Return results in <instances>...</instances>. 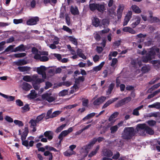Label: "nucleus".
<instances>
[{
    "mask_svg": "<svg viewBox=\"0 0 160 160\" xmlns=\"http://www.w3.org/2000/svg\"><path fill=\"white\" fill-rule=\"evenodd\" d=\"M49 58L48 57L46 56H41L40 61L41 62H46L48 61Z\"/></svg>",
    "mask_w": 160,
    "mask_h": 160,
    "instance_id": "60",
    "label": "nucleus"
},
{
    "mask_svg": "<svg viewBox=\"0 0 160 160\" xmlns=\"http://www.w3.org/2000/svg\"><path fill=\"white\" fill-rule=\"evenodd\" d=\"M103 154L104 156L110 157L112 155V152L108 149H104L103 151Z\"/></svg>",
    "mask_w": 160,
    "mask_h": 160,
    "instance_id": "17",
    "label": "nucleus"
},
{
    "mask_svg": "<svg viewBox=\"0 0 160 160\" xmlns=\"http://www.w3.org/2000/svg\"><path fill=\"white\" fill-rule=\"evenodd\" d=\"M27 63V61L24 59H20L16 62L15 64L18 66H20L26 64Z\"/></svg>",
    "mask_w": 160,
    "mask_h": 160,
    "instance_id": "27",
    "label": "nucleus"
},
{
    "mask_svg": "<svg viewBox=\"0 0 160 160\" xmlns=\"http://www.w3.org/2000/svg\"><path fill=\"white\" fill-rule=\"evenodd\" d=\"M76 152L74 151H67L64 152V155L67 157H70L73 154H75Z\"/></svg>",
    "mask_w": 160,
    "mask_h": 160,
    "instance_id": "37",
    "label": "nucleus"
},
{
    "mask_svg": "<svg viewBox=\"0 0 160 160\" xmlns=\"http://www.w3.org/2000/svg\"><path fill=\"white\" fill-rule=\"evenodd\" d=\"M46 68L44 66H41L40 67L37 68V72L38 73L40 74L44 72L46 70Z\"/></svg>",
    "mask_w": 160,
    "mask_h": 160,
    "instance_id": "24",
    "label": "nucleus"
},
{
    "mask_svg": "<svg viewBox=\"0 0 160 160\" xmlns=\"http://www.w3.org/2000/svg\"><path fill=\"white\" fill-rule=\"evenodd\" d=\"M26 50V47L24 46L23 44H21L16 47L12 51L13 52H16L17 51H25Z\"/></svg>",
    "mask_w": 160,
    "mask_h": 160,
    "instance_id": "16",
    "label": "nucleus"
},
{
    "mask_svg": "<svg viewBox=\"0 0 160 160\" xmlns=\"http://www.w3.org/2000/svg\"><path fill=\"white\" fill-rule=\"evenodd\" d=\"M95 115V113L92 112L87 115L86 116L84 117L82 121H85L86 120H88L91 118H93Z\"/></svg>",
    "mask_w": 160,
    "mask_h": 160,
    "instance_id": "32",
    "label": "nucleus"
},
{
    "mask_svg": "<svg viewBox=\"0 0 160 160\" xmlns=\"http://www.w3.org/2000/svg\"><path fill=\"white\" fill-rule=\"evenodd\" d=\"M147 126L145 123L139 124L137 125V128L138 131L141 130L145 131Z\"/></svg>",
    "mask_w": 160,
    "mask_h": 160,
    "instance_id": "22",
    "label": "nucleus"
},
{
    "mask_svg": "<svg viewBox=\"0 0 160 160\" xmlns=\"http://www.w3.org/2000/svg\"><path fill=\"white\" fill-rule=\"evenodd\" d=\"M105 62H102L98 66L94 67L93 68V70L94 71L98 72L100 70L103 66Z\"/></svg>",
    "mask_w": 160,
    "mask_h": 160,
    "instance_id": "25",
    "label": "nucleus"
},
{
    "mask_svg": "<svg viewBox=\"0 0 160 160\" xmlns=\"http://www.w3.org/2000/svg\"><path fill=\"white\" fill-rule=\"evenodd\" d=\"M97 10L98 12H103L105 10L104 5L102 4L97 3Z\"/></svg>",
    "mask_w": 160,
    "mask_h": 160,
    "instance_id": "21",
    "label": "nucleus"
},
{
    "mask_svg": "<svg viewBox=\"0 0 160 160\" xmlns=\"http://www.w3.org/2000/svg\"><path fill=\"white\" fill-rule=\"evenodd\" d=\"M131 64L134 68H137L138 66V59H133L131 61Z\"/></svg>",
    "mask_w": 160,
    "mask_h": 160,
    "instance_id": "46",
    "label": "nucleus"
},
{
    "mask_svg": "<svg viewBox=\"0 0 160 160\" xmlns=\"http://www.w3.org/2000/svg\"><path fill=\"white\" fill-rule=\"evenodd\" d=\"M131 8L133 11L135 13L139 14L141 12V9L136 5H132Z\"/></svg>",
    "mask_w": 160,
    "mask_h": 160,
    "instance_id": "20",
    "label": "nucleus"
},
{
    "mask_svg": "<svg viewBox=\"0 0 160 160\" xmlns=\"http://www.w3.org/2000/svg\"><path fill=\"white\" fill-rule=\"evenodd\" d=\"M100 21L98 18L94 17L92 20V24L95 27H100Z\"/></svg>",
    "mask_w": 160,
    "mask_h": 160,
    "instance_id": "11",
    "label": "nucleus"
},
{
    "mask_svg": "<svg viewBox=\"0 0 160 160\" xmlns=\"http://www.w3.org/2000/svg\"><path fill=\"white\" fill-rule=\"evenodd\" d=\"M109 127V125H108L107 126H103L102 127V131L100 133L102 134L103 133H105L108 130V128Z\"/></svg>",
    "mask_w": 160,
    "mask_h": 160,
    "instance_id": "61",
    "label": "nucleus"
},
{
    "mask_svg": "<svg viewBox=\"0 0 160 160\" xmlns=\"http://www.w3.org/2000/svg\"><path fill=\"white\" fill-rule=\"evenodd\" d=\"M53 132L50 131H46L44 133L45 137H47L49 140H51L53 138Z\"/></svg>",
    "mask_w": 160,
    "mask_h": 160,
    "instance_id": "13",
    "label": "nucleus"
},
{
    "mask_svg": "<svg viewBox=\"0 0 160 160\" xmlns=\"http://www.w3.org/2000/svg\"><path fill=\"white\" fill-rule=\"evenodd\" d=\"M31 88V86L27 82L23 83L22 88L23 90L26 91H28Z\"/></svg>",
    "mask_w": 160,
    "mask_h": 160,
    "instance_id": "23",
    "label": "nucleus"
},
{
    "mask_svg": "<svg viewBox=\"0 0 160 160\" xmlns=\"http://www.w3.org/2000/svg\"><path fill=\"white\" fill-rule=\"evenodd\" d=\"M26 55V53L25 52L16 53L14 54V56L17 58H22L25 56Z\"/></svg>",
    "mask_w": 160,
    "mask_h": 160,
    "instance_id": "43",
    "label": "nucleus"
},
{
    "mask_svg": "<svg viewBox=\"0 0 160 160\" xmlns=\"http://www.w3.org/2000/svg\"><path fill=\"white\" fill-rule=\"evenodd\" d=\"M97 3H89V9L92 11L97 10Z\"/></svg>",
    "mask_w": 160,
    "mask_h": 160,
    "instance_id": "28",
    "label": "nucleus"
},
{
    "mask_svg": "<svg viewBox=\"0 0 160 160\" xmlns=\"http://www.w3.org/2000/svg\"><path fill=\"white\" fill-rule=\"evenodd\" d=\"M61 113V111L58 110L53 112L50 116V118H53L59 115Z\"/></svg>",
    "mask_w": 160,
    "mask_h": 160,
    "instance_id": "40",
    "label": "nucleus"
},
{
    "mask_svg": "<svg viewBox=\"0 0 160 160\" xmlns=\"http://www.w3.org/2000/svg\"><path fill=\"white\" fill-rule=\"evenodd\" d=\"M134 128L133 127H126L124 129L122 137L125 139H130L134 136Z\"/></svg>",
    "mask_w": 160,
    "mask_h": 160,
    "instance_id": "2",
    "label": "nucleus"
},
{
    "mask_svg": "<svg viewBox=\"0 0 160 160\" xmlns=\"http://www.w3.org/2000/svg\"><path fill=\"white\" fill-rule=\"evenodd\" d=\"M73 131V128L72 127H70L67 130L63 131L59 135L58 137L60 138L63 139L64 137H66L69 133Z\"/></svg>",
    "mask_w": 160,
    "mask_h": 160,
    "instance_id": "6",
    "label": "nucleus"
},
{
    "mask_svg": "<svg viewBox=\"0 0 160 160\" xmlns=\"http://www.w3.org/2000/svg\"><path fill=\"white\" fill-rule=\"evenodd\" d=\"M148 107L149 108H155L157 109H160V103L159 102L155 103L153 104L148 105Z\"/></svg>",
    "mask_w": 160,
    "mask_h": 160,
    "instance_id": "33",
    "label": "nucleus"
},
{
    "mask_svg": "<svg viewBox=\"0 0 160 160\" xmlns=\"http://www.w3.org/2000/svg\"><path fill=\"white\" fill-rule=\"evenodd\" d=\"M44 81L45 80L43 79L38 78L35 81H34L33 82H33L34 83H36V84H39L42 82H44Z\"/></svg>",
    "mask_w": 160,
    "mask_h": 160,
    "instance_id": "49",
    "label": "nucleus"
},
{
    "mask_svg": "<svg viewBox=\"0 0 160 160\" xmlns=\"http://www.w3.org/2000/svg\"><path fill=\"white\" fill-rule=\"evenodd\" d=\"M14 46L13 45H10L9 46H8L5 50V51L3 52H2V53H4L5 52H9L13 48V46Z\"/></svg>",
    "mask_w": 160,
    "mask_h": 160,
    "instance_id": "54",
    "label": "nucleus"
},
{
    "mask_svg": "<svg viewBox=\"0 0 160 160\" xmlns=\"http://www.w3.org/2000/svg\"><path fill=\"white\" fill-rule=\"evenodd\" d=\"M99 146L98 145L97 146V147L95 150L92 151L88 155V156L89 157H92L93 156L95 155L97 153L98 151L99 150Z\"/></svg>",
    "mask_w": 160,
    "mask_h": 160,
    "instance_id": "30",
    "label": "nucleus"
},
{
    "mask_svg": "<svg viewBox=\"0 0 160 160\" xmlns=\"http://www.w3.org/2000/svg\"><path fill=\"white\" fill-rule=\"evenodd\" d=\"M150 70V68L149 67L146 65L142 67L141 68V71L144 73H146Z\"/></svg>",
    "mask_w": 160,
    "mask_h": 160,
    "instance_id": "38",
    "label": "nucleus"
},
{
    "mask_svg": "<svg viewBox=\"0 0 160 160\" xmlns=\"http://www.w3.org/2000/svg\"><path fill=\"white\" fill-rule=\"evenodd\" d=\"M118 127L117 125L111 127L110 128L111 133L112 134H114L118 130Z\"/></svg>",
    "mask_w": 160,
    "mask_h": 160,
    "instance_id": "36",
    "label": "nucleus"
},
{
    "mask_svg": "<svg viewBox=\"0 0 160 160\" xmlns=\"http://www.w3.org/2000/svg\"><path fill=\"white\" fill-rule=\"evenodd\" d=\"M82 49L78 48L77 51V54L80 57L84 59H86V57L82 53Z\"/></svg>",
    "mask_w": 160,
    "mask_h": 160,
    "instance_id": "19",
    "label": "nucleus"
},
{
    "mask_svg": "<svg viewBox=\"0 0 160 160\" xmlns=\"http://www.w3.org/2000/svg\"><path fill=\"white\" fill-rule=\"evenodd\" d=\"M66 126V124H64L58 127L56 130L55 132L57 133L60 132Z\"/></svg>",
    "mask_w": 160,
    "mask_h": 160,
    "instance_id": "41",
    "label": "nucleus"
},
{
    "mask_svg": "<svg viewBox=\"0 0 160 160\" xmlns=\"http://www.w3.org/2000/svg\"><path fill=\"white\" fill-rule=\"evenodd\" d=\"M100 34L99 33H97L94 36L95 40L98 42L101 39V37Z\"/></svg>",
    "mask_w": 160,
    "mask_h": 160,
    "instance_id": "59",
    "label": "nucleus"
},
{
    "mask_svg": "<svg viewBox=\"0 0 160 160\" xmlns=\"http://www.w3.org/2000/svg\"><path fill=\"white\" fill-rule=\"evenodd\" d=\"M23 80L27 82H31L32 81V78H31L30 76L28 75H26L24 76L23 78Z\"/></svg>",
    "mask_w": 160,
    "mask_h": 160,
    "instance_id": "47",
    "label": "nucleus"
},
{
    "mask_svg": "<svg viewBox=\"0 0 160 160\" xmlns=\"http://www.w3.org/2000/svg\"><path fill=\"white\" fill-rule=\"evenodd\" d=\"M14 122L16 125H18L19 127L23 126L24 125L22 121L18 120H14Z\"/></svg>",
    "mask_w": 160,
    "mask_h": 160,
    "instance_id": "52",
    "label": "nucleus"
},
{
    "mask_svg": "<svg viewBox=\"0 0 160 160\" xmlns=\"http://www.w3.org/2000/svg\"><path fill=\"white\" fill-rule=\"evenodd\" d=\"M109 24V21L107 19H103L100 22V27H102L103 28H107Z\"/></svg>",
    "mask_w": 160,
    "mask_h": 160,
    "instance_id": "14",
    "label": "nucleus"
},
{
    "mask_svg": "<svg viewBox=\"0 0 160 160\" xmlns=\"http://www.w3.org/2000/svg\"><path fill=\"white\" fill-rule=\"evenodd\" d=\"M30 98L32 99L36 98L37 96V94L36 93L34 90H32L31 91V93L29 94Z\"/></svg>",
    "mask_w": 160,
    "mask_h": 160,
    "instance_id": "35",
    "label": "nucleus"
},
{
    "mask_svg": "<svg viewBox=\"0 0 160 160\" xmlns=\"http://www.w3.org/2000/svg\"><path fill=\"white\" fill-rule=\"evenodd\" d=\"M29 132L28 128V127H25L24 130L21 135V139L22 141L23 139H26L28 134Z\"/></svg>",
    "mask_w": 160,
    "mask_h": 160,
    "instance_id": "12",
    "label": "nucleus"
},
{
    "mask_svg": "<svg viewBox=\"0 0 160 160\" xmlns=\"http://www.w3.org/2000/svg\"><path fill=\"white\" fill-rule=\"evenodd\" d=\"M5 120L9 122H13V119L10 117L6 116L5 118Z\"/></svg>",
    "mask_w": 160,
    "mask_h": 160,
    "instance_id": "62",
    "label": "nucleus"
},
{
    "mask_svg": "<svg viewBox=\"0 0 160 160\" xmlns=\"http://www.w3.org/2000/svg\"><path fill=\"white\" fill-rule=\"evenodd\" d=\"M119 114V112H115L111 114L108 118V120L109 121H112L113 119L116 118Z\"/></svg>",
    "mask_w": 160,
    "mask_h": 160,
    "instance_id": "34",
    "label": "nucleus"
},
{
    "mask_svg": "<svg viewBox=\"0 0 160 160\" xmlns=\"http://www.w3.org/2000/svg\"><path fill=\"white\" fill-rule=\"evenodd\" d=\"M118 98H115L109 100L103 105L102 107V108L104 109L106 108L110 104L118 100Z\"/></svg>",
    "mask_w": 160,
    "mask_h": 160,
    "instance_id": "10",
    "label": "nucleus"
},
{
    "mask_svg": "<svg viewBox=\"0 0 160 160\" xmlns=\"http://www.w3.org/2000/svg\"><path fill=\"white\" fill-rule=\"evenodd\" d=\"M45 115L46 113H43L37 117L35 120L37 121L38 123H39L40 121L43 119L45 117Z\"/></svg>",
    "mask_w": 160,
    "mask_h": 160,
    "instance_id": "31",
    "label": "nucleus"
},
{
    "mask_svg": "<svg viewBox=\"0 0 160 160\" xmlns=\"http://www.w3.org/2000/svg\"><path fill=\"white\" fill-rule=\"evenodd\" d=\"M51 94L48 93L43 94L42 96V98L43 100H45L49 102H51L55 100V98L51 96Z\"/></svg>",
    "mask_w": 160,
    "mask_h": 160,
    "instance_id": "5",
    "label": "nucleus"
},
{
    "mask_svg": "<svg viewBox=\"0 0 160 160\" xmlns=\"http://www.w3.org/2000/svg\"><path fill=\"white\" fill-rule=\"evenodd\" d=\"M39 21V18L38 17H32L27 21L26 23L28 25H35Z\"/></svg>",
    "mask_w": 160,
    "mask_h": 160,
    "instance_id": "4",
    "label": "nucleus"
},
{
    "mask_svg": "<svg viewBox=\"0 0 160 160\" xmlns=\"http://www.w3.org/2000/svg\"><path fill=\"white\" fill-rule=\"evenodd\" d=\"M150 18H152L151 21L152 22H160L159 19L157 17H153L152 16H150Z\"/></svg>",
    "mask_w": 160,
    "mask_h": 160,
    "instance_id": "51",
    "label": "nucleus"
},
{
    "mask_svg": "<svg viewBox=\"0 0 160 160\" xmlns=\"http://www.w3.org/2000/svg\"><path fill=\"white\" fill-rule=\"evenodd\" d=\"M117 62V59L116 58H113L112 60V62L111 64V66L112 67H114Z\"/></svg>",
    "mask_w": 160,
    "mask_h": 160,
    "instance_id": "63",
    "label": "nucleus"
},
{
    "mask_svg": "<svg viewBox=\"0 0 160 160\" xmlns=\"http://www.w3.org/2000/svg\"><path fill=\"white\" fill-rule=\"evenodd\" d=\"M120 156V153L119 152H117L116 154H114L112 157V158L115 160H117L118 158Z\"/></svg>",
    "mask_w": 160,
    "mask_h": 160,
    "instance_id": "64",
    "label": "nucleus"
},
{
    "mask_svg": "<svg viewBox=\"0 0 160 160\" xmlns=\"http://www.w3.org/2000/svg\"><path fill=\"white\" fill-rule=\"evenodd\" d=\"M132 12L131 11H129L128 12L124 18L123 23V25L124 26H126L128 22L132 17Z\"/></svg>",
    "mask_w": 160,
    "mask_h": 160,
    "instance_id": "9",
    "label": "nucleus"
},
{
    "mask_svg": "<svg viewBox=\"0 0 160 160\" xmlns=\"http://www.w3.org/2000/svg\"><path fill=\"white\" fill-rule=\"evenodd\" d=\"M141 54L142 55L146 54L145 56L142 57V59L143 62L147 63L149 61L154 58L156 53L154 50L152 48H151L147 52V51L144 49L141 52Z\"/></svg>",
    "mask_w": 160,
    "mask_h": 160,
    "instance_id": "1",
    "label": "nucleus"
},
{
    "mask_svg": "<svg viewBox=\"0 0 160 160\" xmlns=\"http://www.w3.org/2000/svg\"><path fill=\"white\" fill-rule=\"evenodd\" d=\"M70 12L71 13L74 15L79 14V12L77 7L74 8L73 7H71L70 9Z\"/></svg>",
    "mask_w": 160,
    "mask_h": 160,
    "instance_id": "26",
    "label": "nucleus"
},
{
    "mask_svg": "<svg viewBox=\"0 0 160 160\" xmlns=\"http://www.w3.org/2000/svg\"><path fill=\"white\" fill-rule=\"evenodd\" d=\"M114 84L113 83H111L109 85L108 90L106 92L107 95H109L110 94L113 89L114 87Z\"/></svg>",
    "mask_w": 160,
    "mask_h": 160,
    "instance_id": "29",
    "label": "nucleus"
},
{
    "mask_svg": "<svg viewBox=\"0 0 160 160\" xmlns=\"http://www.w3.org/2000/svg\"><path fill=\"white\" fill-rule=\"evenodd\" d=\"M21 109L23 111V112H26L30 110V108L29 105L28 104H27L23 107H22Z\"/></svg>",
    "mask_w": 160,
    "mask_h": 160,
    "instance_id": "44",
    "label": "nucleus"
},
{
    "mask_svg": "<svg viewBox=\"0 0 160 160\" xmlns=\"http://www.w3.org/2000/svg\"><path fill=\"white\" fill-rule=\"evenodd\" d=\"M69 39L70 41L73 44L75 45H78V42L76 39L72 36H70L69 37Z\"/></svg>",
    "mask_w": 160,
    "mask_h": 160,
    "instance_id": "39",
    "label": "nucleus"
},
{
    "mask_svg": "<svg viewBox=\"0 0 160 160\" xmlns=\"http://www.w3.org/2000/svg\"><path fill=\"white\" fill-rule=\"evenodd\" d=\"M13 23L14 24H17L22 23L23 22V20L22 19H13Z\"/></svg>",
    "mask_w": 160,
    "mask_h": 160,
    "instance_id": "57",
    "label": "nucleus"
},
{
    "mask_svg": "<svg viewBox=\"0 0 160 160\" xmlns=\"http://www.w3.org/2000/svg\"><path fill=\"white\" fill-rule=\"evenodd\" d=\"M96 142L97 140H96V138H94L92 140L90 141L89 144L85 146V149H90Z\"/></svg>",
    "mask_w": 160,
    "mask_h": 160,
    "instance_id": "15",
    "label": "nucleus"
},
{
    "mask_svg": "<svg viewBox=\"0 0 160 160\" xmlns=\"http://www.w3.org/2000/svg\"><path fill=\"white\" fill-rule=\"evenodd\" d=\"M110 31V29L109 28H106V29L102 30L101 31H100L99 32V33L100 34H102L107 33L109 32Z\"/></svg>",
    "mask_w": 160,
    "mask_h": 160,
    "instance_id": "55",
    "label": "nucleus"
},
{
    "mask_svg": "<svg viewBox=\"0 0 160 160\" xmlns=\"http://www.w3.org/2000/svg\"><path fill=\"white\" fill-rule=\"evenodd\" d=\"M145 131L147 133L150 135H153L154 133V131L148 126L146 127Z\"/></svg>",
    "mask_w": 160,
    "mask_h": 160,
    "instance_id": "42",
    "label": "nucleus"
},
{
    "mask_svg": "<svg viewBox=\"0 0 160 160\" xmlns=\"http://www.w3.org/2000/svg\"><path fill=\"white\" fill-rule=\"evenodd\" d=\"M18 69L21 72H24L29 71L31 69L30 67L28 66H22L18 67Z\"/></svg>",
    "mask_w": 160,
    "mask_h": 160,
    "instance_id": "18",
    "label": "nucleus"
},
{
    "mask_svg": "<svg viewBox=\"0 0 160 160\" xmlns=\"http://www.w3.org/2000/svg\"><path fill=\"white\" fill-rule=\"evenodd\" d=\"M16 104L19 107H21L23 106V102L20 99H17L16 101Z\"/></svg>",
    "mask_w": 160,
    "mask_h": 160,
    "instance_id": "56",
    "label": "nucleus"
},
{
    "mask_svg": "<svg viewBox=\"0 0 160 160\" xmlns=\"http://www.w3.org/2000/svg\"><path fill=\"white\" fill-rule=\"evenodd\" d=\"M131 100V98L130 97H127L118 101L115 105V107L118 108L124 105L126 103H127L130 102Z\"/></svg>",
    "mask_w": 160,
    "mask_h": 160,
    "instance_id": "3",
    "label": "nucleus"
},
{
    "mask_svg": "<svg viewBox=\"0 0 160 160\" xmlns=\"http://www.w3.org/2000/svg\"><path fill=\"white\" fill-rule=\"evenodd\" d=\"M147 123H148L150 126H152L156 124V122L153 120H150L148 121Z\"/></svg>",
    "mask_w": 160,
    "mask_h": 160,
    "instance_id": "53",
    "label": "nucleus"
},
{
    "mask_svg": "<svg viewBox=\"0 0 160 160\" xmlns=\"http://www.w3.org/2000/svg\"><path fill=\"white\" fill-rule=\"evenodd\" d=\"M62 29H63L64 31L70 33V34H72V30L71 29H70L68 27L64 25L62 27Z\"/></svg>",
    "mask_w": 160,
    "mask_h": 160,
    "instance_id": "48",
    "label": "nucleus"
},
{
    "mask_svg": "<svg viewBox=\"0 0 160 160\" xmlns=\"http://www.w3.org/2000/svg\"><path fill=\"white\" fill-rule=\"evenodd\" d=\"M29 123L31 124L30 127L31 128H32V131L33 132H36L37 130L36 126H37V123H38L37 121L35 120L32 119L29 121Z\"/></svg>",
    "mask_w": 160,
    "mask_h": 160,
    "instance_id": "8",
    "label": "nucleus"
},
{
    "mask_svg": "<svg viewBox=\"0 0 160 160\" xmlns=\"http://www.w3.org/2000/svg\"><path fill=\"white\" fill-rule=\"evenodd\" d=\"M106 97L105 96H101L96 99L93 102L94 105H99L101 103L104 102L106 99Z\"/></svg>",
    "mask_w": 160,
    "mask_h": 160,
    "instance_id": "7",
    "label": "nucleus"
},
{
    "mask_svg": "<svg viewBox=\"0 0 160 160\" xmlns=\"http://www.w3.org/2000/svg\"><path fill=\"white\" fill-rule=\"evenodd\" d=\"M52 109H50L48 111L47 113V117H48V118H46V119H47L48 118H50V116H51V114L52 113Z\"/></svg>",
    "mask_w": 160,
    "mask_h": 160,
    "instance_id": "58",
    "label": "nucleus"
},
{
    "mask_svg": "<svg viewBox=\"0 0 160 160\" xmlns=\"http://www.w3.org/2000/svg\"><path fill=\"white\" fill-rule=\"evenodd\" d=\"M52 86V83L49 81H47L45 83V86L44 88L45 89H47L49 88H51Z\"/></svg>",
    "mask_w": 160,
    "mask_h": 160,
    "instance_id": "50",
    "label": "nucleus"
},
{
    "mask_svg": "<svg viewBox=\"0 0 160 160\" xmlns=\"http://www.w3.org/2000/svg\"><path fill=\"white\" fill-rule=\"evenodd\" d=\"M65 20L66 23L68 26H69L71 24L70 19L68 13H66L65 14Z\"/></svg>",
    "mask_w": 160,
    "mask_h": 160,
    "instance_id": "45",
    "label": "nucleus"
}]
</instances>
